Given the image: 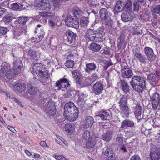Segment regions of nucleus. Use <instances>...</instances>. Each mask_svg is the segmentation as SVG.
<instances>
[{"label":"nucleus","instance_id":"obj_1","mask_svg":"<svg viewBox=\"0 0 160 160\" xmlns=\"http://www.w3.org/2000/svg\"><path fill=\"white\" fill-rule=\"evenodd\" d=\"M146 79L144 76L134 75L130 81L132 89L135 91L142 92L146 87Z\"/></svg>","mask_w":160,"mask_h":160},{"label":"nucleus","instance_id":"obj_2","mask_svg":"<svg viewBox=\"0 0 160 160\" xmlns=\"http://www.w3.org/2000/svg\"><path fill=\"white\" fill-rule=\"evenodd\" d=\"M31 72L34 76H37L39 79L41 78H46L48 72L46 70L45 67L40 63H37L34 64L32 70Z\"/></svg>","mask_w":160,"mask_h":160},{"label":"nucleus","instance_id":"obj_3","mask_svg":"<svg viewBox=\"0 0 160 160\" xmlns=\"http://www.w3.org/2000/svg\"><path fill=\"white\" fill-rule=\"evenodd\" d=\"M152 109L156 110L160 106V93L155 91V88H151L148 92Z\"/></svg>","mask_w":160,"mask_h":160},{"label":"nucleus","instance_id":"obj_4","mask_svg":"<svg viewBox=\"0 0 160 160\" xmlns=\"http://www.w3.org/2000/svg\"><path fill=\"white\" fill-rule=\"evenodd\" d=\"M99 14L102 22L108 25V28L110 29L112 27V22L107 9L104 8L101 9L99 11Z\"/></svg>","mask_w":160,"mask_h":160},{"label":"nucleus","instance_id":"obj_5","mask_svg":"<svg viewBox=\"0 0 160 160\" xmlns=\"http://www.w3.org/2000/svg\"><path fill=\"white\" fill-rule=\"evenodd\" d=\"M65 21L66 25L68 26L76 29L79 28V22L77 18L68 15L66 17Z\"/></svg>","mask_w":160,"mask_h":160},{"label":"nucleus","instance_id":"obj_6","mask_svg":"<svg viewBox=\"0 0 160 160\" xmlns=\"http://www.w3.org/2000/svg\"><path fill=\"white\" fill-rule=\"evenodd\" d=\"M55 104V102L52 101H49L46 104L44 110L49 115L53 116L55 114L56 110Z\"/></svg>","mask_w":160,"mask_h":160},{"label":"nucleus","instance_id":"obj_7","mask_svg":"<svg viewBox=\"0 0 160 160\" xmlns=\"http://www.w3.org/2000/svg\"><path fill=\"white\" fill-rule=\"evenodd\" d=\"M160 158V148L151 146L150 158L151 160H158Z\"/></svg>","mask_w":160,"mask_h":160},{"label":"nucleus","instance_id":"obj_8","mask_svg":"<svg viewBox=\"0 0 160 160\" xmlns=\"http://www.w3.org/2000/svg\"><path fill=\"white\" fill-rule=\"evenodd\" d=\"M79 111V108L74 105V103L71 102L65 104L64 107V115H67L70 113L75 112V111Z\"/></svg>","mask_w":160,"mask_h":160},{"label":"nucleus","instance_id":"obj_9","mask_svg":"<svg viewBox=\"0 0 160 160\" xmlns=\"http://www.w3.org/2000/svg\"><path fill=\"white\" fill-rule=\"evenodd\" d=\"M41 15L44 17L47 16L49 17V25L51 27L54 26L58 21L56 17L53 15L52 13L43 12L41 13Z\"/></svg>","mask_w":160,"mask_h":160},{"label":"nucleus","instance_id":"obj_10","mask_svg":"<svg viewBox=\"0 0 160 160\" xmlns=\"http://www.w3.org/2000/svg\"><path fill=\"white\" fill-rule=\"evenodd\" d=\"M38 6L39 9L42 10L49 11L51 8L49 2L47 0H39Z\"/></svg>","mask_w":160,"mask_h":160},{"label":"nucleus","instance_id":"obj_11","mask_svg":"<svg viewBox=\"0 0 160 160\" xmlns=\"http://www.w3.org/2000/svg\"><path fill=\"white\" fill-rule=\"evenodd\" d=\"M118 84L120 85L122 90L125 94L129 92L130 87L128 82L124 79H120L118 82Z\"/></svg>","mask_w":160,"mask_h":160},{"label":"nucleus","instance_id":"obj_12","mask_svg":"<svg viewBox=\"0 0 160 160\" xmlns=\"http://www.w3.org/2000/svg\"><path fill=\"white\" fill-rule=\"evenodd\" d=\"M66 34L67 37V40L69 44L74 43L76 41L77 35L72 31L67 30L66 32Z\"/></svg>","mask_w":160,"mask_h":160},{"label":"nucleus","instance_id":"obj_13","mask_svg":"<svg viewBox=\"0 0 160 160\" xmlns=\"http://www.w3.org/2000/svg\"><path fill=\"white\" fill-rule=\"evenodd\" d=\"M144 51L149 60L152 61L155 59L156 55L154 54L152 49L149 47H146L144 49Z\"/></svg>","mask_w":160,"mask_h":160},{"label":"nucleus","instance_id":"obj_14","mask_svg":"<svg viewBox=\"0 0 160 160\" xmlns=\"http://www.w3.org/2000/svg\"><path fill=\"white\" fill-rule=\"evenodd\" d=\"M26 89V85L23 83L18 82L13 86V90L16 92L21 93Z\"/></svg>","mask_w":160,"mask_h":160},{"label":"nucleus","instance_id":"obj_15","mask_svg":"<svg viewBox=\"0 0 160 160\" xmlns=\"http://www.w3.org/2000/svg\"><path fill=\"white\" fill-rule=\"evenodd\" d=\"M103 90V85L101 83L97 82L94 84L92 87V91L97 95L101 93Z\"/></svg>","mask_w":160,"mask_h":160},{"label":"nucleus","instance_id":"obj_16","mask_svg":"<svg viewBox=\"0 0 160 160\" xmlns=\"http://www.w3.org/2000/svg\"><path fill=\"white\" fill-rule=\"evenodd\" d=\"M105 156L107 160H115V157L112 149L109 147L107 148L105 151Z\"/></svg>","mask_w":160,"mask_h":160},{"label":"nucleus","instance_id":"obj_17","mask_svg":"<svg viewBox=\"0 0 160 160\" xmlns=\"http://www.w3.org/2000/svg\"><path fill=\"white\" fill-rule=\"evenodd\" d=\"M79 113V111L76 110L75 112L73 113H70L67 115H64L66 119L70 122L75 121L78 117Z\"/></svg>","mask_w":160,"mask_h":160},{"label":"nucleus","instance_id":"obj_18","mask_svg":"<svg viewBox=\"0 0 160 160\" xmlns=\"http://www.w3.org/2000/svg\"><path fill=\"white\" fill-rule=\"evenodd\" d=\"M93 123V118L91 116H88L84 121L83 127L85 128H90Z\"/></svg>","mask_w":160,"mask_h":160},{"label":"nucleus","instance_id":"obj_19","mask_svg":"<svg viewBox=\"0 0 160 160\" xmlns=\"http://www.w3.org/2000/svg\"><path fill=\"white\" fill-rule=\"evenodd\" d=\"M26 32V30L24 28H20L18 29H16L14 31V38L16 39H20L22 36L23 33Z\"/></svg>","mask_w":160,"mask_h":160},{"label":"nucleus","instance_id":"obj_20","mask_svg":"<svg viewBox=\"0 0 160 160\" xmlns=\"http://www.w3.org/2000/svg\"><path fill=\"white\" fill-rule=\"evenodd\" d=\"M11 69L10 65L8 64H2L0 70V77H3L5 73L9 71Z\"/></svg>","mask_w":160,"mask_h":160},{"label":"nucleus","instance_id":"obj_21","mask_svg":"<svg viewBox=\"0 0 160 160\" xmlns=\"http://www.w3.org/2000/svg\"><path fill=\"white\" fill-rule=\"evenodd\" d=\"M131 12L125 11L122 14V20L124 22L131 21L133 19V17L131 14Z\"/></svg>","mask_w":160,"mask_h":160},{"label":"nucleus","instance_id":"obj_22","mask_svg":"<svg viewBox=\"0 0 160 160\" xmlns=\"http://www.w3.org/2000/svg\"><path fill=\"white\" fill-rule=\"evenodd\" d=\"M119 107L122 116L125 118H128L130 113V110L128 106L126 105L119 106Z\"/></svg>","mask_w":160,"mask_h":160},{"label":"nucleus","instance_id":"obj_23","mask_svg":"<svg viewBox=\"0 0 160 160\" xmlns=\"http://www.w3.org/2000/svg\"><path fill=\"white\" fill-rule=\"evenodd\" d=\"M132 108H133L135 115L136 117H138L141 115L142 110L141 107L139 104H133Z\"/></svg>","mask_w":160,"mask_h":160},{"label":"nucleus","instance_id":"obj_24","mask_svg":"<svg viewBox=\"0 0 160 160\" xmlns=\"http://www.w3.org/2000/svg\"><path fill=\"white\" fill-rule=\"evenodd\" d=\"M14 18L13 15L12 14L7 13L3 18V21L5 25H8L12 22Z\"/></svg>","mask_w":160,"mask_h":160},{"label":"nucleus","instance_id":"obj_25","mask_svg":"<svg viewBox=\"0 0 160 160\" xmlns=\"http://www.w3.org/2000/svg\"><path fill=\"white\" fill-rule=\"evenodd\" d=\"M122 76L124 78H129L132 75V72L128 68H125L121 71Z\"/></svg>","mask_w":160,"mask_h":160},{"label":"nucleus","instance_id":"obj_26","mask_svg":"<svg viewBox=\"0 0 160 160\" xmlns=\"http://www.w3.org/2000/svg\"><path fill=\"white\" fill-rule=\"evenodd\" d=\"M147 79L150 83L157 84L158 81V78L157 76L153 73L149 74L147 76Z\"/></svg>","mask_w":160,"mask_h":160},{"label":"nucleus","instance_id":"obj_27","mask_svg":"<svg viewBox=\"0 0 160 160\" xmlns=\"http://www.w3.org/2000/svg\"><path fill=\"white\" fill-rule=\"evenodd\" d=\"M28 56L33 59L37 60L40 57L39 52L38 51H36L30 49L28 52Z\"/></svg>","mask_w":160,"mask_h":160},{"label":"nucleus","instance_id":"obj_28","mask_svg":"<svg viewBox=\"0 0 160 160\" xmlns=\"http://www.w3.org/2000/svg\"><path fill=\"white\" fill-rule=\"evenodd\" d=\"M124 8V2L122 1L117 2L114 8V11L117 12H121Z\"/></svg>","mask_w":160,"mask_h":160},{"label":"nucleus","instance_id":"obj_29","mask_svg":"<svg viewBox=\"0 0 160 160\" xmlns=\"http://www.w3.org/2000/svg\"><path fill=\"white\" fill-rule=\"evenodd\" d=\"M12 29L13 26L11 24L9 25V26L8 28L5 27L0 26V36L5 35L9 31H12Z\"/></svg>","mask_w":160,"mask_h":160},{"label":"nucleus","instance_id":"obj_30","mask_svg":"<svg viewBox=\"0 0 160 160\" xmlns=\"http://www.w3.org/2000/svg\"><path fill=\"white\" fill-rule=\"evenodd\" d=\"M97 116L102 118L103 120H108L110 117L108 112L104 110L99 112Z\"/></svg>","mask_w":160,"mask_h":160},{"label":"nucleus","instance_id":"obj_31","mask_svg":"<svg viewBox=\"0 0 160 160\" xmlns=\"http://www.w3.org/2000/svg\"><path fill=\"white\" fill-rule=\"evenodd\" d=\"M133 56L135 57L136 59L138 60L141 62L142 63L145 62L146 58L145 55L141 52L133 54Z\"/></svg>","mask_w":160,"mask_h":160},{"label":"nucleus","instance_id":"obj_32","mask_svg":"<svg viewBox=\"0 0 160 160\" xmlns=\"http://www.w3.org/2000/svg\"><path fill=\"white\" fill-rule=\"evenodd\" d=\"M134 126V124L132 121L127 119L122 121L121 127L124 128L126 127H133Z\"/></svg>","mask_w":160,"mask_h":160},{"label":"nucleus","instance_id":"obj_33","mask_svg":"<svg viewBox=\"0 0 160 160\" xmlns=\"http://www.w3.org/2000/svg\"><path fill=\"white\" fill-rule=\"evenodd\" d=\"M97 31L92 29H89L87 32L86 36L91 41H93L94 40V38L95 37V35Z\"/></svg>","mask_w":160,"mask_h":160},{"label":"nucleus","instance_id":"obj_34","mask_svg":"<svg viewBox=\"0 0 160 160\" xmlns=\"http://www.w3.org/2000/svg\"><path fill=\"white\" fill-rule=\"evenodd\" d=\"M112 133L111 131H107L105 133L102 135L101 139L107 142L109 141L112 139Z\"/></svg>","mask_w":160,"mask_h":160},{"label":"nucleus","instance_id":"obj_35","mask_svg":"<svg viewBox=\"0 0 160 160\" xmlns=\"http://www.w3.org/2000/svg\"><path fill=\"white\" fill-rule=\"evenodd\" d=\"M41 32L38 38H34V37H32L31 39V41L32 43H37L40 42L43 38L45 35L44 32H43V30H41Z\"/></svg>","mask_w":160,"mask_h":160},{"label":"nucleus","instance_id":"obj_36","mask_svg":"<svg viewBox=\"0 0 160 160\" xmlns=\"http://www.w3.org/2000/svg\"><path fill=\"white\" fill-rule=\"evenodd\" d=\"M132 1L131 0H128L124 4V10L125 11L131 12L132 10Z\"/></svg>","mask_w":160,"mask_h":160},{"label":"nucleus","instance_id":"obj_37","mask_svg":"<svg viewBox=\"0 0 160 160\" xmlns=\"http://www.w3.org/2000/svg\"><path fill=\"white\" fill-rule=\"evenodd\" d=\"M97 138H95V140L94 138H91L90 140H87L86 143V146L88 148H93L95 146L96 140Z\"/></svg>","mask_w":160,"mask_h":160},{"label":"nucleus","instance_id":"obj_38","mask_svg":"<svg viewBox=\"0 0 160 160\" xmlns=\"http://www.w3.org/2000/svg\"><path fill=\"white\" fill-rule=\"evenodd\" d=\"M86 67L85 71L87 72L94 70L96 68V65L93 63L86 64Z\"/></svg>","mask_w":160,"mask_h":160},{"label":"nucleus","instance_id":"obj_39","mask_svg":"<svg viewBox=\"0 0 160 160\" xmlns=\"http://www.w3.org/2000/svg\"><path fill=\"white\" fill-rule=\"evenodd\" d=\"M72 12L74 16L77 18L82 15V12L77 7H74Z\"/></svg>","mask_w":160,"mask_h":160},{"label":"nucleus","instance_id":"obj_40","mask_svg":"<svg viewBox=\"0 0 160 160\" xmlns=\"http://www.w3.org/2000/svg\"><path fill=\"white\" fill-rule=\"evenodd\" d=\"M89 22L88 18L87 17H83L81 19L80 24L81 26L84 28H86Z\"/></svg>","mask_w":160,"mask_h":160},{"label":"nucleus","instance_id":"obj_41","mask_svg":"<svg viewBox=\"0 0 160 160\" xmlns=\"http://www.w3.org/2000/svg\"><path fill=\"white\" fill-rule=\"evenodd\" d=\"M89 47L92 50L95 52L99 51L101 48L100 45L95 42L92 43L90 44Z\"/></svg>","mask_w":160,"mask_h":160},{"label":"nucleus","instance_id":"obj_42","mask_svg":"<svg viewBox=\"0 0 160 160\" xmlns=\"http://www.w3.org/2000/svg\"><path fill=\"white\" fill-rule=\"evenodd\" d=\"M82 137L83 139L85 140H90L92 138L90 132L88 130H86L83 132Z\"/></svg>","mask_w":160,"mask_h":160},{"label":"nucleus","instance_id":"obj_43","mask_svg":"<svg viewBox=\"0 0 160 160\" xmlns=\"http://www.w3.org/2000/svg\"><path fill=\"white\" fill-rule=\"evenodd\" d=\"M66 78H64L62 79H60L57 81L56 82V86L61 89L62 88H65L64 84L65 83Z\"/></svg>","mask_w":160,"mask_h":160},{"label":"nucleus","instance_id":"obj_44","mask_svg":"<svg viewBox=\"0 0 160 160\" xmlns=\"http://www.w3.org/2000/svg\"><path fill=\"white\" fill-rule=\"evenodd\" d=\"M95 38L94 39H95L94 40H93V42H101L103 41V36L102 35L98 33V32L95 35Z\"/></svg>","mask_w":160,"mask_h":160},{"label":"nucleus","instance_id":"obj_45","mask_svg":"<svg viewBox=\"0 0 160 160\" xmlns=\"http://www.w3.org/2000/svg\"><path fill=\"white\" fill-rule=\"evenodd\" d=\"M123 138V136L122 134H118L116 139V144L118 145H121L122 144Z\"/></svg>","mask_w":160,"mask_h":160},{"label":"nucleus","instance_id":"obj_46","mask_svg":"<svg viewBox=\"0 0 160 160\" xmlns=\"http://www.w3.org/2000/svg\"><path fill=\"white\" fill-rule=\"evenodd\" d=\"M127 101V98L125 96H123L120 98L119 102V106L126 105Z\"/></svg>","mask_w":160,"mask_h":160},{"label":"nucleus","instance_id":"obj_47","mask_svg":"<svg viewBox=\"0 0 160 160\" xmlns=\"http://www.w3.org/2000/svg\"><path fill=\"white\" fill-rule=\"evenodd\" d=\"M28 91L30 94L34 95L38 91V90L37 88L31 86L29 87Z\"/></svg>","mask_w":160,"mask_h":160},{"label":"nucleus","instance_id":"obj_48","mask_svg":"<svg viewBox=\"0 0 160 160\" xmlns=\"http://www.w3.org/2000/svg\"><path fill=\"white\" fill-rule=\"evenodd\" d=\"M5 74L7 78L8 79H12L14 78L15 75V74L12 72L11 70L6 72Z\"/></svg>","mask_w":160,"mask_h":160},{"label":"nucleus","instance_id":"obj_49","mask_svg":"<svg viewBox=\"0 0 160 160\" xmlns=\"http://www.w3.org/2000/svg\"><path fill=\"white\" fill-rule=\"evenodd\" d=\"M13 65L14 67L22 68V66L21 60L20 59H17L15 61Z\"/></svg>","mask_w":160,"mask_h":160},{"label":"nucleus","instance_id":"obj_50","mask_svg":"<svg viewBox=\"0 0 160 160\" xmlns=\"http://www.w3.org/2000/svg\"><path fill=\"white\" fill-rule=\"evenodd\" d=\"M65 66L68 68H72L74 64L73 61L71 60H67L65 62Z\"/></svg>","mask_w":160,"mask_h":160},{"label":"nucleus","instance_id":"obj_51","mask_svg":"<svg viewBox=\"0 0 160 160\" xmlns=\"http://www.w3.org/2000/svg\"><path fill=\"white\" fill-rule=\"evenodd\" d=\"M133 11L134 12H138L140 9V6L139 3L137 1L133 3Z\"/></svg>","mask_w":160,"mask_h":160},{"label":"nucleus","instance_id":"obj_52","mask_svg":"<svg viewBox=\"0 0 160 160\" xmlns=\"http://www.w3.org/2000/svg\"><path fill=\"white\" fill-rule=\"evenodd\" d=\"M18 20L19 23L25 24L28 21L27 18L26 17H19Z\"/></svg>","mask_w":160,"mask_h":160},{"label":"nucleus","instance_id":"obj_53","mask_svg":"<svg viewBox=\"0 0 160 160\" xmlns=\"http://www.w3.org/2000/svg\"><path fill=\"white\" fill-rule=\"evenodd\" d=\"M53 6L55 8H59L61 6V1L60 0L58 1L57 0H54L53 3Z\"/></svg>","mask_w":160,"mask_h":160},{"label":"nucleus","instance_id":"obj_54","mask_svg":"<svg viewBox=\"0 0 160 160\" xmlns=\"http://www.w3.org/2000/svg\"><path fill=\"white\" fill-rule=\"evenodd\" d=\"M153 12L160 15V5H157L153 9Z\"/></svg>","mask_w":160,"mask_h":160},{"label":"nucleus","instance_id":"obj_55","mask_svg":"<svg viewBox=\"0 0 160 160\" xmlns=\"http://www.w3.org/2000/svg\"><path fill=\"white\" fill-rule=\"evenodd\" d=\"M10 7H9V8L13 10H16L18 9L19 4L17 3H13L10 5Z\"/></svg>","mask_w":160,"mask_h":160},{"label":"nucleus","instance_id":"obj_56","mask_svg":"<svg viewBox=\"0 0 160 160\" xmlns=\"http://www.w3.org/2000/svg\"><path fill=\"white\" fill-rule=\"evenodd\" d=\"M87 3L91 7H94L97 5V2L92 0H88L87 1Z\"/></svg>","mask_w":160,"mask_h":160},{"label":"nucleus","instance_id":"obj_57","mask_svg":"<svg viewBox=\"0 0 160 160\" xmlns=\"http://www.w3.org/2000/svg\"><path fill=\"white\" fill-rule=\"evenodd\" d=\"M21 68L19 67H14V73L15 75L18 74L21 71Z\"/></svg>","mask_w":160,"mask_h":160},{"label":"nucleus","instance_id":"obj_58","mask_svg":"<svg viewBox=\"0 0 160 160\" xmlns=\"http://www.w3.org/2000/svg\"><path fill=\"white\" fill-rule=\"evenodd\" d=\"M104 30V28L103 26L100 27L96 31L98 32V33L99 34H102V33L103 32V31Z\"/></svg>","mask_w":160,"mask_h":160},{"label":"nucleus","instance_id":"obj_59","mask_svg":"<svg viewBox=\"0 0 160 160\" xmlns=\"http://www.w3.org/2000/svg\"><path fill=\"white\" fill-rule=\"evenodd\" d=\"M72 127V125L70 124H67L65 125V128L66 131L68 132L71 130L70 128Z\"/></svg>","mask_w":160,"mask_h":160},{"label":"nucleus","instance_id":"obj_60","mask_svg":"<svg viewBox=\"0 0 160 160\" xmlns=\"http://www.w3.org/2000/svg\"><path fill=\"white\" fill-rule=\"evenodd\" d=\"M13 101L16 102L17 103L18 105H20L21 107H23V106L21 103V102L16 98H13Z\"/></svg>","mask_w":160,"mask_h":160},{"label":"nucleus","instance_id":"obj_61","mask_svg":"<svg viewBox=\"0 0 160 160\" xmlns=\"http://www.w3.org/2000/svg\"><path fill=\"white\" fill-rule=\"evenodd\" d=\"M133 53L135 54V53H139L140 52V48L138 46V45H136V46L135 47V49L134 51H133Z\"/></svg>","mask_w":160,"mask_h":160},{"label":"nucleus","instance_id":"obj_62","mask_svg":"<svg viewBox=\"0 0 160 160\" xmlns=\"http://www.w3.org/2000/svg\"><path fill=\"white\" fill-rule=\"evenodd\" d=\"M85 97L86 95L83 93H80L79 94V99L80 101L83 100Z\"/></svg>","mask_w":160,"mask_h":160},{"label":"nucleus","instance_id":"obj_63","mask_svg":"<svg viewBox=\"0 0 160 160\" xmlns=\"http://www.w3.org/2000/svg\"><path fill=\"white\" fill-rule=\"evenodd\" d=\"M56 158L58 160H66V158L64 157L59 155L55 156Z\"/></svg>","mask_w":160,"mask_h":160},{"label":"nucleus","instance_id":"obj_64","mask_svg":"<svg viewBox=\"0 0 160 160\" xmlns=\"http://www.w3.org/2000/svg\"><path fill=\"white\" fill-rule=\"evenodd\" d=\"M130 160H141V159L138 156L134 155L130 158Z\"/></svg>","mask_w":160,"mask_h":160}]
</instances>
